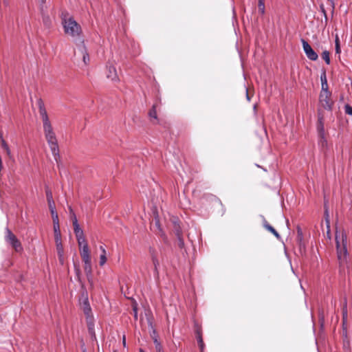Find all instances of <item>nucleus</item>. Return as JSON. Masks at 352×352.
Instances as JSON below:
<instances>
[{
    "label": "nucleus",
    "instance_id": "nucleus-1",
    "mask_svg": "<svg viewBox=\"0 0 352 352\" xmlns=\"http://www.w3.org/2000/svg\"><path fill=\"white\" fill-rule=\"evenodd\" d=\"M39 113L43 123V130L47 142L50 146L55 161L58 164L60 160L59 148L54 132L49 120L44 103L41 99L38 100Z\"/></svg>",
    "mask_w": 352,
    "mask_h": 352
},
{
    "label": "nucleus",
    "instance_id": "nucleus-2",
    "mask_svg": "<svg viewBox=\"0 0 352 352\" xmlns=\"http://www.w3.org/2000/svg\"><path fill=\"white\" fill-rule=\"evenodd\" d=\"M60 17L65 33L73 38L78 37L82 32L80 25L66 11L61 12Z\"/></svg>",
    "mask_w": 352,
    "mask_h": 352
},
{
    "label": "nucleus",
    "instance_id": "nucleus-3",
    "mask_svg": "<svg viewBox=\"0 0 352 352\" xmlns=\"http://www.w3.org/2000/svg\"><path fill=\"white\" fill-rule=\"evenodd\" d=\"M342 245H340L339 241H338V238L336 237V248H337L338 258L341 264L343 263L346 261V254H347L346 236L342 234Z\"/></svg>",
    "mask_w": 352,
    "mask_h": 352
},
{
    "label": "nucleus",
    "instance_id": "nucleus-4",
    "mask_svg": "<svg viewBox=\"0 0 352 352\" xmlns=\"http://www.w3.org/2000/svg\"><path fill=\"white\" fill-rule=\"evenodd\" d=\"M5 239L8 243L12 245L16 252H20L22 250V246L20 241L8 228L6 230Z\"/></svg>",
    "mask_w": 352,
    "mask_h": 352
},
{
    "label": "nucleus",
    "instance_id": "nucleus-5",
    "mask_svg": "<svg viewBox=\"0 0 352 352\" xmlns=\"http://www.w3.org/2000/svg\"><path fill=\"white\" fill-rule=\"evenodd\" d=\"M331 94L330 91H321L320 94V103L321 106L329 111L331 109V106L333 104V101L331 99Z\"/></svg>",
    "mask_w": 352,
    "mask_h": 352
},
{
    "label": "nucleus",
    "instance_id": "nucleus-6",
    "mask_svg": "<svg viewBox=\"0 0 352 352\" xmlns=\"http://www.w3.org/2000/svg\"><path fill=\"white\" fill-rule=\"evenodd\" d=\"M302 47L307 58L311 60H316L318 58L317 53L311 45L305 40H302Z\"/></svg>",
    "mask_w": 352,
    "mask_h": 352
},
{
    "label": "nucleus",
    "instance_id": "nucleus-7",
    "mask_svg": "<svg viewBox=\"0 0 352 352\" xmlns=\"http://www.w3.org/2000/svg\"><path fill=\"white\" fill-rule=\"evenodd\" d=\"M317 130L318 133V135L320 138V142L322 146L327 144V142L324 139V123H323V116L318 113V120L317 125Z\"/></svg>",
    "mask_w": 352,
    "mask_h": 352
},
{
    "label": "nucleus",
    "instance_id": "nucleus-8",
    "mask_svg": "<svg viewBox=\"0 0 352 352\" xmlns=\"http://www.w3.org/2000/svg\"><path fill=\"white\" fill-rule=\"evenodd\" d=\"M80 256L82 261H91V256L87 244H84L80 249Z\"/></svg>",
    "mask_w": 352,
    "mask_h": 352
},
{
    "label": "nucleus",
    "instance_id": "nucleus-9",
    "mask_svg": "<svg viewBox=\"0 0 352 352\" xmlns=\"http://www.w3.org/2000/svg\"><path fill=\"white\" fill-rule=\"evenodd\" d=\"M84 262V270L86 274L87 280L89 283L92 280V267L91 261H83Z\"/></svg>",
    "mask_w": 352,
    "mask_h": 352
},
{
    "label": "nucleus",
    "instance_id": "nucleus-10",
    "mask_svg": "<svg viewBox=\"0 0 352 352\" xmlns=\"http://www.w3.org/2000/svg\"><path fill=\"white\" fill-rule=\"evenodd\" d=\"M151 337L155 344V349L157 352H162V346L157 339V334L155 329H153L151 333Z\"/></svg>",
    "mask_w": 352,
    "mask_h": 352
},
{
    "label": "nucleus",
    "instance_id": "nucleus-11",
    "mask_svg": "<svg viewBox=\"0 0 352 352\" xmlns=\"http://www.w3.org/2000/svg\"><path fill=\"white\" fill-rule=\"evenodd\" d=\"M107 76L108 78L111 79L112 81L118 80V74L116 72V69L113 66H109L108 67V72Z\"/></svg>",
    "mask_w": 352,
    "mask_h": 352
},
{
    "label": "nucleus",
    "instance_id": "nucleus-12",
    "mask_svg": "<svg viewBox=\"0 0 352 352\" xmlns=\"http://www.w3.org/2000/svg\"><path fill=\"white\" fill-rule=\"evenodd\" d=\"M79 50L82 55V58L84 65H87L89 62V54L87 53V51L85 45H82V46H80Z\"/></svg>",
    "mask_w": 352,
    "mask_h": 352
},
{
    "label": "nucleus",
    "instance_id": "nucleus-13",
    "mask_svg": "<svg viewBox=\"0 0 352 352\" xmlns=\"http://www.w3.org/2000/svg\"><path fill=\"white\" fill-rule=\"evenodd\" d=\"M54 224V240L55 242H58L61 240V234L60 230L59 222H55Z\"/></svg>",
    "mask_w": 352,
    "mask_h": 352
},
{
    "label": "nucleus",
    "instance_id": "nucleus-14",
    "mask_svg": "<svg viewBox=\"0 0 352 352\" xmlns=\"http://www.w3.org/2000/svg\"><path fill=\"white\" fill-rule=\"evenodd\" d=\"M75 234L78 241L79 249H81V247H82L84 244H87L86 239L84 236L83 231L76 233Z\"/></svg>",
    "mask_w": 352,
    "mask_h": 352
},
{
    "label": "nucleus",
    "instance_id": "nucleus-15",
    "mask_svg": "<svg viewBox=\"0 0 352 352\" xmlns=\"http://www.w3.org/2000/svg\"><path fill=\"white\" fill-rule=\"evenodd\" d=\"M178 221H179L178 219L176 217H173L172 219V222L174 224L173 230L177 236L182 235V230L180 229V226L178 224Z\"/></svg>",
    "mask_w": 352,
    "mask_h": 352
},
{
    "label": "nucleus",
    "instance_id": "nucleus-16",
    "mask_svg": "<svg viewBox=\"0 0 352 352\" xmlns=\"http://www.w3.org/2000/svg\"><path fill=\"white\" fill-rule=\"evenodd\" d=\"M48 206L52 217L53 223H55V222H59L58 214L56 212L55 204H52V205H48Z\"/></svg>",
    "mask_w": 352,
    "mask_h": 352
},
{
    "label": "nucleus",
    "instance_id": "nucleus-17",
    "mask_svg": "<svg viewBox=\"0 0 352 352\" xmlns=\"http://www.w3.org/2000/svg\"><path fill=\"white\" fill-rule=\"evenodd\" d=\"M320 80L322 83L321 91H329L328 90V84L325 72H323L320 76Z\"/></svg>",
    "mask_w": 352,
    "mask_h": 352
},
{
    "label": "nucleus",
    "instance_id": "nucleus-18",
    "mask_svg": "<svg viewBox=\"0 0 352 352\" xmlns=\"http://www.w3.org/2000/svg\"><path fill=\"white\" fill-rule=\"evenodd\" d=\"M55 243H56V250H57L58 255L59 256V259L60 261H62L63 256V252H64L63 247L62 245V241L60 240V241H58V242H55Z\"/></svg>",
    "mask_w": 352,
    "mask_h": 352
},
{
    "label": "nucleus",
    "instance_id": "nucleus-19",
    "mask_svg": "<svg viewBox=\"0 0 352 352\" xmlns=\"http://www.w3.org/2000/svg\"><path fill=\"white\" fill-rule=\"evenodd\" d=\"M196 333H197V340L199 346L200 348L201 352H203L204 344V341H203L202 336H201L199 329H197Z\"/></svg>",
    "mask_w": 352,
    "mask_h": 352
},
{
    "label": "nucleus",
    "instance_id": "nucleus-20",
    "mask_svg": "<svg viewBox=\"0 0 352 352\" xmlns=\"http://www.w3.org/2000/svg\"><path fill=\"white\" fill-rule=\"evenodd\" d=\"M82 309H83V311H84L85 314L87 317H89V316H90V314L91 313V307L89 306V304L87 300H85L83 302Z\"/></svg>",
    "mask_w": 352,
    "mask_h": 352
},
{
    "label": "nucleus",
    "instance_id": "nucleus-21",
    "mask_svg": "<svg viewBox=\"0 0 352 352\" xmlns=\"http://www.w3.org/2000/svg\"><path fill=\"white\" fill-rule=\"evenodd\" d=\"M45 193H46V197H47L48 205H52V204H54V201L53 197H52V190L47 186L45 187Z\"/></svg>",
    "mask_w": 352,
    "mask_h": 352
},
{
    "label": "nucleus",
    "instance_id": "nucleus-22",
    "mask_svg": "<svg viewBox=\"0 0 352 352\" xmlns=\"http://www.w3.org/2000/svg\"><path fill=\"white\" fill-rule=\"evenodd\" d=\"M264 226L265 228L268 230L270 231V232H272L277 239H280V235L279 234L276 232V230L272 226H270V224H268L267 222H265L264 223Z\"/></svg>",
    "mask_w": 352,
    "mask_h": 352
},
{
    "label": "nucleus",
    "instance_id": "nucleus-23",
    "mask_svg": "<svg viewBox=\"0 0 352 352\" xmlns=\"http://www.w3.org/2000/svg\"><path fill=\"white\" fill-rule=\"evenodd\" d=\"M151 256H152L153 263V265H154L155 273L156 274H158L157 267L160 265L159 261H158V260L157 259L155 255L153 253L152 254Z\"/></svg>",
    "mask_w": 352,
    "mask_h": 352
},
{
    "label": "nucleus",
    "instance_id": "nucleus-24",
    "mask_svg": "<svg viewBox=\"0 0 352 352\" xmlns=\"http://www.w3.org/2000/svg\"><path fill=\"white\" fill-rule=\"evenodd\" d=\"M258 12L263 14L265 13V3L264 0H258Z\"/></svg>",
    "mask_w": 352,
    "mask_h": 352
},
{
    "label": "nucleus",
    "instance_id": "nucleus-25",
    "mask_svg": "<svg viewBox=\"0 0 352 352\" xmlns=\"http://www.w3.org/2000/svg\"><path fill=\"white\" fill-rule=\"evenodd\" d=\"M322 58L324 60L327 64L330 63L329 52L328 51H324L322 54Z\"/></svg>",
    "mask_w": 352,
    "mask_h": 352
},
{
    "label": "nucleus",
    "instance_id": "nucleus-26",
    "mask_svg": "<svg viewBox=\"0 0 352 352\" xmlns=\"http://www.w3.org/2000/svg\"><path fill=\"white\" fill-rule=\"evenodd\" d=\"M148 116L151 118H154L155 120H157V112L155 110V105L153 106V108L150 110L148 113Z\"/></svg>",
    "mask_w": 352,
    "mask_h": 352
},
{
    "label": "nucleus",
    "instance_id": "nucleus-27",
    "mask_svg": "<svg viewBox=\"0 0 352 352\" xmlns=\"http://www.w3.org/2000/svg\"><path fill=\"white\" fill-rule=\"evenodd\" d=\"M43 14V21L45 26L49 27L51 25V20L48 16L45 15L44 12Z\"/></svg>",
    "mask_w": 352,
    "mask_h": 352
},
{
    "label": "nucleus",
    "instance_id": "nucleus-28",
    "mask_svg": "<svg viewBox=\"0 0 352 352\" xmlns=\"http://www.w3.org/2000/svg\"><path fill=\"white\" fill-rule=\"evenodd\" d=\"M40 5V10L41 13L45 12V9L47 8L45 4L47 2V0H38Z\"/></svg>",
    "mask_w": 352,
    "mask_h": 352
},
{
    "label": "nucleus",
    "instance_id": "nucleus-29",
    "mask_svg": "<svg viewBox=\"0 0 352 352\" xmlns=\"http://www.w3.org/2000/svg\"><path fill=\"white\" fill-rule=\"evenodd\" d=\"M73 226H74V231L75 234L78 233L80 232H82V230L80 228L78 222H76V221L73 222Z\"/></svg>",
    "mask_w": 352,
    "mask_h": 352
},
{
    "label": "nucleus",
    "instance_id": "nucleus-30",
    "mask_svg": "<svg viewBox=\"0 0 352 352\" xmlns=\"http://www.w3.org/2000/svg\"><path fill=\"white\" fill-rule=\"evenodd\" d=\"M177 244H178V246L180 248H183L184 246V240H183V238H182V235L177 236Z\"/></svg>",
    "mask_w": 352,
    "mask_h": 352
},
{
    "label": "nucleus",
    "instance_id": "nucleus-31",
    "mask_svg": "<svg viewBox=\"0 0 352 352\" xmlns=\"http://www.w3.org/2000/svg\"><path fill=\"white\" fill-rule=\"evenodd\" d=\"M324 214H325V220H326V223H327V234H329L330 226H329V214H328L327 210H325Z\"/></svg>",
    "mask_w": 352,
    "mask_h": 352
},
{
    "label": "nucleus",
    "instance_id": "nucleus-32",
    "mask_svg": "<svg viewBox=\"0 0 352 352\" xmlns=\"http://www.w3.org/2000/svg\"><path fill=\"white\" fill-rule=\"evenodd\" d=\"M343 322L344 323L347 317L346 304L345 303L342 310Z\"/></svg>",
    "mask_w": 352,
    "mask_h": 352
},
{
    "label": "nucleus",
    "instance_id": "nucleus-33",
    "mask_svg": "<svg viewBox=\"0 0 352 352\" xmlns=\"http://www.w3.org/2000/svg\"><path fill=\"white\" fill-rule=\"evenodd\" d=\"M107 261L106 254H101L100 256V265L102 266Z\"/></svg>",
    "mask_w": 352,
    "mask_h": 352
},
{
    "label": "nucleus",
    "instance_id": "nucleus-34",
    "mask_svg": "<svg viewBox=\"0 0 352 352\" xmlns=\"http://www.w3.org/2000/svg\"><path fill=\"white\" fill-rule=\"evenodd\" d=\"M345 112H346V113L352 116V107H351L349 104H346L345 106Z\"/></svg>",
    "mask_w": 352,
    "mask_h": 352
},
{
    "label": "nucleus",
    "instance_id": "nucleus-35",
    "mask_svg": "<svg viewBox=\"0 0 352 352\" xmlns=\"http://www.w3.org/2000/svg\"><path fill=\"white\" fill-rule=\"evenodd\" d=\"M1 147H2V148L3 150H5V148L6 147H8V144L6 143V142L3 139H1Z\"/></svg>",
    "mask_w": 352,
    "mask_h": 352
},
{
    "label": "nucleus",
    "instance_id": "nucleus-36",
    "mask_svg": "<svg viewBox=\"0 0 352 352\" xmlns=\"http://www.w3.org/2000/svg\"><path fill=\"white\" fill-rule=\"evenodd\" d=\"M4 151H6V153L7 155H8L10 158H11V157H12V155H11V151H10V149L9 146H8V147H6V148H5V150H4Z\"/></svg>",
    "mask_w": 352,
    "mask_h": 352
},
{
    "label": "nucleus",
    "instance_id": "nucleus-37",
    "mask_svg": "<svg viewBox=\"0 0 352 352\" xmlns=\"http://www.w3.org/2000/svg\"><path fill=\"white\" fill-rule=\"evenodd\" d=\"M133 311L134 313V318L137 320L138 319V309H137V307H133Z\"/></svg>",
    "mask_w": 352,
    "mask_h": 352
},
{
    "label": "nucleus",
    "instance_id": "nucleus-38",
    "mask_svg": "<svg viewBox=\"0 0 352 352\" xmlns=\"http://www.w3.org/2000/svg\"><path fill=\"white\" fill-rule=\"evenodd\" d=\"M335 47H336V53L339 54L341 52L340 45H337L335 46Z\"/></svg>",
    "mask_w": 352,
    "mask_h": 352
},
{
    "label": "nucleus",
    "instance_id": "nucleus-39",
    "mask_svg": "<svg viewBox=\"0 0 352 352\" xmlns=\"http://www.w3.org/2000/svg\"><path fill=\"white\" fill-rule=\"evenodd\" d=\"M320 9H321V11L324 14V16H325V19H327V14H326V11L324 10V6L323 5H321L320 6Z\"/></svg>",
    "mask_w": 352,
    "mask_h": 352
},
{
    "label": "nucleus",
    "instance_id": "nucleus-40",
    "mask_svg": "<svg viewBox=\"0 0 352 352\" xmlns=\"http://www.w3.org/2000/svg\"><path fill=\"white\" fill-rule=\"evenodd\" d=\"M329 2L330 6L333 9L335 7V0H327Z\"/></svg>",
    "mask_w": 352,
    "mask_h": 352
},
{
    "label": "nucleus",
    "instance_id": "nucleus-41",
    "mask_svg": "<svg viewBox=\"0 0 352 352\" xmlns=\"http://www.w3.org/2000/svg\"><path fill=\"white\" fill-rule=\"evenodd\" d=\"M340 45V39L338 35L336 36L335 45Z\"/></svg>",
    "mask_w": 352,
    "mask_h": 352
},
{
    "label": "nucleus",
    "instance_id": "nucleus-42",
    "mask_svg": "<svg viewBox=\"0 0 352 352\" xmlns=\"http://www.w3.org/2000/svg\"><path fill=\"white\" fill-rule=\"evenodd\" d=\"M69 210H70L71 212H73V210L71 208H69ZM72 216H73V222H74V221L78 222L77 219L74 213H72Z\"/></svg>",
    "mask_w": 352,
    "mask_h": 352
},
{
    "label": "nucleus",
    "instance_id": "nucleus-43",
    "mask_svg": "<svg viewBox=\"0 0 352 352\" xmlns=\"http://www.w3.org/2000/svg\"><path fill=\"white\" fill-rule=\"evenodd\" d=\"M100 250H101V252H102L101 254H107L106 250H105V249H104V248L103 246L101 245L100 247Z\"/></svg>",
    "mask_w": 352,
    "mask_h": 352
},
{
    "label": "nucleus",
    "instance_id": "nucleus-44",
    "mask_svg": "<svg viewBox=\"0 0 352 352\" xmlns=\"http://www.w3.org/2000/svg\"><path fill=\"white\" fill-rule=\"evenodd\" d=\"M122 343H123V345L125 346L126 345V338H125V336H123V338H122Z\"/></svg>",
    "mask_w": 352,
    "mask_h": 352
},
{
    "label": "nucleus",
    "instance_id": "nucleus-45",
    "mask_svg": "<svg viewBox=\"0 0 352 352\" xmlns=\"http://www.w3.org/2000/svg\"><path fill=\"white\" fill-rule=\"evenodd\" d=\"M247 98H248V100H250V98H249V96L248 94H247Z\"/></svg>",
    "mask_w": 352,
    "mask_h": 352
},
{
    "label": "nucleus",
    "instance_id": "nucleus-46",
    "mask_svg": "<svg viewBox=\"0 0 352 352\" xmlns=\"http://www.w3.org/2000/svg\"><path fill=\"white\" fill-rule=\"evenodd\" d=\"M140 352H144L142 349H140Z\"/></svg>",
    "mask_w": 352,
    "mask_h": 352
},
{
    "label": "nucleus",
    "instance_id": "nucleus-47",
    "mask_svg": "<svg viewBox=\"0 0 352 352\" xmlns=\"http://www.w3.org/2000/svg\"><path fill=\"white\" fill-rule=\"evenodd\" d=\"M4 1H7L8 0H3Z\"/></svg>",
    "mask_w": 352,
    "mask_h": 352
}]
</instances>
